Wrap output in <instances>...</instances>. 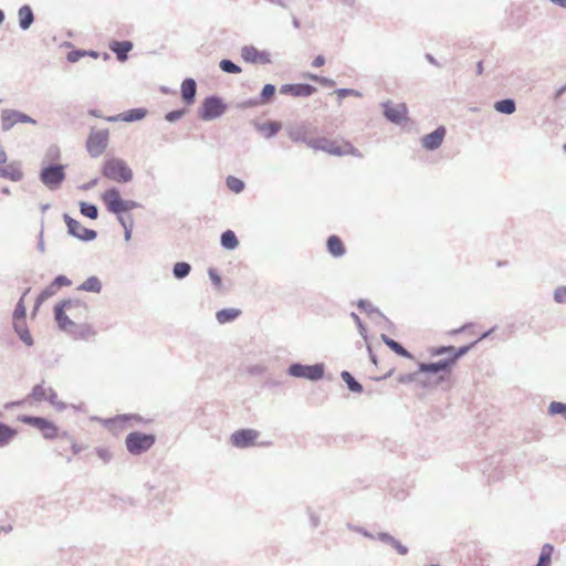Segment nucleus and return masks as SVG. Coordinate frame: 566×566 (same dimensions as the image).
I'll list each match as a JSON object with an SVG mask.
<instances>
[{"instance_id": "f257e3e1", "label": "nucleus", "mask_w": 566, "mask_h": 566, "mask_svg": "<svg viewBox=\"0 0 566 566\" xmlns=\"http://www.w3.org/2000/svg\"><path fill=\"white\" fill-rule=\"evenodd\" d=\"M87 305L81 300L66 298L54 306V319L57 327L63 332H71V328L76 327L75 323L66 314L69 312L74 317L85 316L87 313Z\"/></svg>"}, {"instance_id": "f03ea898", "label": "nucleus", "mask_w": 566, "mask_h": 566, "mask_svg": "<svg viewBox=\"0 0 566 566\" xmlns=\"http://www.w3.org/2000/svg\"><path fill=\"white\" fill-rule=\"evenodd\" d=\"M103 177L117 184H128L134 178V172L128 164L117 157L106 159L101 168Z\"/></svg>"}, {"instance_id": "7ed1b4c3", "label": "nucleus", "mask_w": 566, "mask_h": 566, "mask_svg": "<svg viewBox=\"0 0 566 566\" xmlns=\"http://www.w3.org/2000/svg\"><path fill=\"white\" fill-rule=\"evenodd\" d=\"M101 199L106 210L112 214L125 213L140 207V203L135 200L123 199L117 187L106 189L101 195Z\"/></svg>"}, {"instance_id": "20e7f679", "label": "nucleus", "mask_w": 566, "mask_h": 566, "mask_svg": "<svg viewBox=\"0 0 566 566\" xmlns=\"http://www.w3.org/2000/svg\"><path fill=\"white\" fill-rule=\"evenodd\" d=\"M65 165L59 163H41L40 181L51 191L61 188L66 178Z\"/></svg>"}, {"instance_id": "39448f33", "label": "nucleus", "mask_w": 566, "mask_h": 566, "mask_svg": "<svg viewBox=\"0 0 566 566\" xmlns=\"http://www.w3.org/2000/svg\"><path fill=\"white\" fill-rule=\"evenodd\" d=\"M228 108L224 101L218 95H209L203 98L198 109L199 117L205 122H210L221 117Z\"/></svg>"}, {"instance_id": "423d86ee", "label": "nucleus", "mask_w": 566, "mask_h": 566, "mask_svg": "<svg viewBox=\"0 0 566 566\" xmlns=\"http://www.w3.org/2000/svg\"><path fill=\"white\" fill-rule=\"evenodd\" d=\"M156 442V437L151 433L133 431L125 438V446L130 454L139 455L148 451Z\"/></svg>"}, {"instance_id": "0eeeda50", "label": "nucleus", "mask_w": 566, "mask_h": 566, "mask_svg": "<svg viewBox=\"0 0 566 566\" xmlns=\"http://www.w3.org/2000/svg\"><path fill=\"white\" fill-rule=\"evenodd\" d=\"M109 142L108 128H92L86 139V150L92 158H98L106 150Z\"/></svg>"}, {"instance_id": "6e6552de", "label": "nucleus", "mask_w": 566, "mask_h": 566, "mask_svg": "<svg viewBox=\"0 0 566 566\" xmlns=\"http://www.w3.org/2000/svg\"><path fill=\"white\" fill-rule=\"evenodd\" d=\"M18 420L24 424L36 428L42 437L48 440H53L59 436V428L54 422L46 418L39 416L21 415Z\"/></svg>"}, {"instance_id": "1a4fd4ad", "label": "nucleus", "mask_w": 566, "mask_h": 566, "mask_svg": "<svg viewBox=\"0 0 566 566\" xmlns=\"http://www.w3.org/2000/svg\"><path fill=\"white\" fill-rule=\"evenodd\" d=\"M287 374L295 378H304L311 381H318L324 377V365H304L301 363H293L289 366Z\"/></svg>"}, {"instance_id": "9d476101", "label": "nucleus", "mask_w": 566, "mask_h": 566, "mask_svg": "<svg viewBox=\"0 0 566 566\" xmlns=\"http://www.w3.org/2000/svg\"><path fill=\"white\" fill-rule=\"evenodd\" d=\"M260 437V432L255 429L244 428L235 430L231 437V444L238 449H247L256 444V439ZM271 442H260L258 446L266 447Z\"/></svg>"}, {"instance_id": "9b49d317", "label": "nucleus", "mask_w": 566, "mask_h": 566, "mask_svg": "<svg viewBox=\"0 0 566 566\" xmlns=\"http://www.w3.org/2000/svg\"><path fill=\"white\" fill-rule=\"evenodd\" d=\"M63 219L70 235L84 242H90L96 239L97 232L95 230L83 227L77 220L73 219L67 213L63 214Z\"/></svg>"}, {"instance_id": "f8f14e48", "label": "nucleus", "mask_w": 566, "mask_h": 566, "mask_svg": "<svg viewBox=\"0 0 566 566\" xmlns=\"http://www.w3.org/2000/svg\"><path fill=\"white\" fill-rule=\"evenodd\" d=\"M385 118L396 125H400L408 119V108L405 103L395 104L391 101L381 103Z\"/></svg>"}, {"instance_id": "ddd939ff", "label": "nucleus", "mask_w": 566, "mask_h": 566, "mask_svg": "<svg viewBox=\"0 0 566 566\" xmlns=\"http://www.w3.org/2000/svg\"><path fill=\"white\" fill-rule=\"evenodd\" d=\"M32 124L35 125L36 120L25 113L17 109H2L1 112V129L9 132L15 124Z\"/></svg>"}, {"instance_id": "4468645a", "label": "nucleus", "mask_w": 566, "mask_h": 566, "mask_svg": "<svg viewBox=\"0 0 566 566\" xmlns=\"http://www.w3.org/2000/svg\"><path fill=\"white\" fill-rule=\"evenodd\" d=\"M241 57L251 64H270L271 56L268 51H260L253 45H244L241 49Z\"/></svg>"}, {"instance_id": "2eb2a0df", "label": "nucleus", "mask_w": 566, "mask_h": 566, "mask_svg": "<svg viewBox=\"0 0 566 566\" xmlns=\"http://www.w3.org/2000/svg\"><path fill=\"white\" fill-rule=\"evenodd\" d=\"M308 147L314 150L325 151L329 155L342 156V142L339 143L326 137L313 138V140L308 143Z\"/></svg>"}, {"instance_id": "dca6fc26", "label": "nucleus", "mask_w": 566, "mask_h": 566, "mask_svg": "<svg viewBox=\"0 0 566 566\" xmlns=\"http://www.w3.org/2000/svg\"><path fill=\"white\" fill-rule=\"evenodd\" d=\"M316 87L307 83L283 84L280 87L282 95H291L294 97H308L316 92Z\"/></svg>"}, {"instance_id": "f3484780", "label": "nucleus", "mask_w": 566, "mask_h": 566, "mask_svg": "<svg viewBox=\"0 0 566 566\" xmlns=\"http://www.w3.org/2000/svg\"><path fill=\"white\" fill-rule=\"evenodd\" d=\"M452 368H453V366L448 357L440 359L438 361L419 363L418 364L419 373H423V374H433V375H437L440 373L450 374Z\"/></svg>"}, {"instance_id": "a211bd4d", "label": "nucleus", "mask_w": 566, "mask_h": 566, "mask_svg": "<svg viewBox=\"0 0 566 566\" xmlns=\"http://www.w3.org/2000/svg\"><path fill=\"white\" fill-rule=\"evenodd\" d=\"M446 133H447V130H446L444 126L437 127L433 132L424 135L421 138V146L426 150H430V151L438 149L444 139Z\"/></svg>"}, {"instance_id": "6ab92c4d", "label": "nucleus", "mask_w": 566, "mask_h": 566, "mask_svg": "<svg viewBox=\"0 0 566 566\" xmlns=\"http://www.w3.org/2000/svg\"><path fill=\"white\" fill-rule=\"evenodd\" d=\"M180 94H181L182 101L187 105H192L196 101V95H197L196 81L191 77L185 78L181 83Z\"/></svg>"}, {"instance_id": "aec40b11", "label": "nucleus", "mask_w": 566, "mask_h": 566, "mask_svg": "<svg viewBox=\"0 0 566 566\" xmlns=\"http://www.w3.org/2000/svg\"><path fill=\"white\" fill-rule=\"evenodd\" d=\"M147 115L146 108H132L126 112H123L116 116H111L107 118L108 122H116L118 119L127 123L137 122L143 119Z\"/></svg>"}, {"instance_id": "412c9836", "label": "nucleus", "mask_w": 566, "mask_h": 566, "mask_svg": "<svg viewBox=\"0 0 566 566\" xmlns=\"http://www.w3.org/2000/svg\"><path fill=\"white\" fill-rule=\"evenodd\" d=\"M35 20L32 8L29 4H23L18 10V21L21 30L27 31L31 28Z\"/></svg>"}, {"instance_id": "4be33fe9", "label": "nucleus", "mask_w": 566, "mask_h": 566, "mask_svg": "<svg viewBox=\"0 0 566 566\" xmlns=\"http://www.w3.org/2000/svg\"><path fill=\"white\" fill-rule=\"evenodd\" d=\"M109 49L116 54L119 62H125L128 59V52L133 49L130 41H114L109 44Z\"/></svg>"}, {"instance_id": "5701e85b", "label": "nucleus", "mask_w": 566, "mask_h": 566, "mask_svg": "<svg viewBox=\"0 0 566 566\" xmlns=\"http://www.w3.org/2000/svg\"><path fill=\"white\" fill-rule=\"evenodd\" d=\"M327 251L334 258H340L346 253L345 245L339 237L329 235L326 241Z\"/></svg>"}, {"instance_id": "b1692460", "label": "nucleus", "mask_w": 566, "mask_h": 566, "mask_svg": "<svg viewBox=\"0 0 566 566\" xmlns=\"http://www.w3.org/2000/svg\"><path fill=\"white\" fill-rule=\"evenodd\" d=\"M258 132L262 133L265 138H273L281 130L282 125L279 122L254 123Z\"/></svg>"}, {"instance_id": "393cba45", "label": "nucleus", "mask_w": 566, "mask_h": 566, "mask_svg": "<svg viewBox=\"0 0 566 566\" xmlns=\"http://www.w3.org/2000/svg\"><path fill=\"white\" fill-rule=\"evenodd\" d=\"M384 344H386L392 352H395L397 355L405 357V358H412V355L410 352H408L400 343L397 340L390 338L386 334H381L380 336Z\"/></svg>"}, {"instance_id": "a878e982", "label": "nucleus", "mask_w": 566, "mask_h": 566, "mask_svg": "<svg viewBox=\"0 0 566 566\" xmlns=\"http://www.w3.org/2000/svg\"><path fill=\"white\" fill-rule=\"evenodd\" d=\"M17 434V429L4 422H0V448L9 446Z\"/></svg>"}, {"instance_id": "bb28decb", "label": "nucleus", "mask_w": 566, "mask_h": 566, "mask_svg": "<svg viewBox=\"0 0 566 566\" xmlns=\"http://www.w3.org/2000/svg\"><path fill=\"white\" fill-rule=\"evenodd\" d=\"M0 177L11 181H20L23 178V172L18 166L10 164L0 168Z\"/></svg>"}, {"instance_id": "cd10ccee", "label": "nucleus", "mask_w": 566, "mask_h": 566, "mask_svg": "<svg viewBox=\"0 0 566 566\" xmlns=\"http://www.w3.org/2000/svg\"><path fill=\"white\" fill-rule=\"evenodd\" d=\"M494 109L497 113L511 115L516 111V103L511 97L499 99L494 103Z\"/></svg>"}, {"instance_id": "c85d7f7f", "label": "nucleus", "mask_w": 566, "mask_h": 566, "mask_svg": "<svg viewBox=\"0 0 566 566\" xmlns=\"http://www.w3.org/2000/svg\"><path fill=\"white\" fill-rule=\"evenodd\" d=\"M240 314L241 311L238 308H222L216 313V318L219 324H227L233 322Z\"/></svg>"}, {"instance_id": "c756f323", "label": "nucleus", "mask_w": 566, "mask_h": 566, "mask_svg": "<svg viewBox=\"0 0 566 566\" xmlns=\"http://www.w3.org/2000/svg\"><path fill=\"white\" fill-rule=\"evenodd\" d=\"M80 291L99 293L102 291V282L101 280L93 275L87 277L80 286Z\"/></svg>"}, {"instance_id": "7c9ffc66", "label": "nucleus", "mask_w": 566, "mask_h": 566, "mask_svg": "<svg viewBox=\"0 0 566 566\" xmlns=\"http://www.w3.org/2000/svg\"><path fill=\"white\" fill-rule=\"evenodd\" d=\"M220 242L226 250H234L239 245V240L232 230L222 232Z\"/></svg>"}, {"instance_id": "2f4dec72", "label": "nucleus", "mask_w": 566, "mask_h": 566, "mask_svg": "<svg viewBox=\"0 0 566 566\" xmlns=\"http://www.w3.org/2000/svg\"><path fill=\"white\" fill-rule=\"evenodd\" d=\"M553 552L554 546L552 544H544L541 548L538 560L535 566H551Z\"/></svg>"}, {"instance_id": "473e14b6", "label": "nucleus", "mask_w": 566, "mask_h": 566, "mask_svg": "<svg viewBox=\"0 0 566 566\" xmlns=\"http://www.w3.org/2000/svg\"><path fill=\"white\" fill-rule=\"evenodd\" d=\"M340 378L346 384L347 388L352 392L360 394L363 392L364 388L363 386L355 379V377L347 370H343L340 373Z\"/></svg>"}, {"instance_id": "72a5a7b5", "label": "nucleus", "mask_w": 566, "mask_h": 566, "mask_svg": "<svg viewBox=\"0 0 566 566\" xmlns=\"http://www.w3.org/2000/svg\"><path fill=\"white\" fill-rule=\"evenodd\" d=\"M478 342L479 340H474L468 345L460 346L458 348L454 347V350H452L451 355L448 356L452 366H454L461 357H463L465 354H468L478 344Z\"/></svg>"}, {"instance_id": "f704fd0d", "label": "nucleus", "mask_w": 566, "mask_h": 566, "mask_svg": "<svg viewBox=\"0 0 566 566\" xmlns=\"http://www.w3.org/2000/svg\"><path fill=\"white\" fill-rule=\"evenodd\" d=\"M191 272V265L188 262H177L172 266V275L177 280H184Z\"/></svg>"}, {"instance_id": "c9c22d12", "label": "nucleus", "mask_w": 566, "mask_h": 566, "mask_svg": "<svg viewBox=\"0 0 566 566\" xmlns=\"http://www.w3.org/2000/svg\"><path fill=\"white\" fill-rule=\"evenodd\" d=\"M275 92H276L275 85L265 84L262 87L260 95L258 96V99L261 103V105L269 104L271 102V99L273 98Z\"/></svg>"}, {"instance_id": "e433bc0d", "label": "nucleus", "mask_w": 566, "mask_h": 566, "mask_svg": "<svg viewBox=\"0 0 566 566\" xmlns=\"http://www.w3.org/2000/svg\"><path fill=\"white\" fill-rule=\"evenodd\" d=\"M80 212L92 220L98 218V208L94 203L82 201L80 202Z\"/></svg>"}, {"instance_id": "4c0bfd02", "label": "nucleus", "mask_w": 566, "mask_h": 566, "mask_svg": "<svg viewBox=\"0 0 566 566\" xmlns=\"http://www.w3.org/2000/svg\"><path fill=\"white\" fill-rule=\"evenodd\" d=\"M357 306H358L359 310L364 311L369 316L377 315L378 317L384 318V319L387 321L385 315L377 307H375L369 301H367V300H359L357 302Z\"/></svg>"}, {"instance_id": "58836bf2", "label": "nucleus", "mask_w": 566, "mask_h": 566, "mask_svg": "<svg viewBox=\"0 0 566 566\" xmlns=\"http://www.w3.org/2000/svg\"><path fill=\"white\" fill-rule=\"evenodd\" d=\"M61 159V149L57 145L53 144L45 150L42 163H57Z\"/></svg>"}, {"instance_id": "ea45409f", "label": "nucleus", "mask_w": 566, "mask_h": 566, "mask_svg": "<svg viewBox=\"0 0 566 566\" xmlns=\"http://www.w3.org/2000/svg\"><path fill=\"white\" fill-rule=\"evenodd\" d=\"M219 67L221 69L222 72L228 74H239L242 71L238 64H235L233 61L229 59L221 60L219 63Z\"/></svg>"}, {"instance_id": "a19ab883", "label": "nucleus", "mask_w": 566, "mask_h": 566, "mask_svg": "<svg viewBox=\"0 0 566 566\" xmlns=\"http://www.w3.org/2000/svg\"><path fill=\"white\" fill-rule=\"evenodd\" d=\"M226 185L234 193H240L244 189V182L234 176L227 177Z\"/></svg>"}, {"instance_id": "79ce46f5", "label": "nucleus", "mask_w": 566, "mask_h": 566, "mask_svg": "<svg viewBox=\"0 0 566 566\" xmlns=\"http://www.w3.org/2000/svg\"><path fill=\"white\" fill-rule=\"evenodd\" d=\"M14 329L15 332L18 333L20 339L27 345V346H31L33 345V338L32 336L30 335L29 331L27 327L24 326H20L19 323H15L14 324Z\"/></svg>"}, {"instance_id": "37998d69", "label": "nucleus", "mask_w": 566, "mask_h": 566, "mask_svg": "<svg viewBox=\"0 0 566 566\" xmlns=\"http://www.w3.org/2000/svg\"><path fill=\"white\" fill-rule=\"evenodd\" d=\"M289 137L292 142L297 143H304L308 147V143L313 140V138H307L304 133L301 129H292L289 132Z\"/></svg>"}, {"instance_id": "c03bdc74", "label": "nucleus", "mask_w": 566, "mask_h": 566, "mask_svg": "<svg viewBox=\"0 0 566 566\" xmlns=\"http://www.w3.org/2000/svg\"><path fill=\"white\" fill-rule=\"evenodd\" d=\"M56 293V290L52 284L48 285L36 297L35 308L48 298L52 297Z\"/></svg>"}, {"instance_id": "a18cd8bd", "label": "nucleus", "mask_w": 566, "mask_h": 566, "mask_svg": "<svg viewBox=\"0 0 566 566\" xmlns=\"http://www.w3.org/2000/svg\"><path fill=\"white\" fill-rule=\"evenodd\" d=\"M549 415H562L566 417V402L552 401L548 406Z\"/></svg>"}, {"instance_id": "49530a36", "label": "nucleus", "mask_w": 566, "mask_h": 566, "mask_svg": "<svg viewBox=\"0 0 566 566\" xmlns=\"http://www.w3.org/2000/svg\"><path fill=\"white\" fill-rule=\"evenodd\" d=\"M29 290H27L24 293H27ZM25 294L22 295V297L19 300V302L15 305L14 312H13V318L15 321L24 319L27 315V310L24 306L23 297Z\"/></svg>"}, {"instance_id": "de8ad7c7", "label": "nucleus", "mask_w": 566, "mask_h": 566, "mask_svg": "<svg viewBox=\"0 0 566 566\" xmlns=\"http://www.w3.org/2000/svg\"><path fill=\"white\" fill-rule=\"evenodd\" d=\"M352 155L354 157H363L360 150L353 146L349 142H342V156Z\"/></svg>"}, {"instance_id": "09e8293b", "label": "nucleus", "mask_w": 566, "mask_h": 566, "mask_svg": "<svg viewBox=\"0 0 566 566\" xmlns=\"http://www.w3.org/2000/svg\"><path fill=\"white\" fill-rule=\"evenodd\" d=\"M376 538L378 541H380L381 543L384 544H387L389 546H391L394 548V546L396 544H398V539H396L392 535H390L389 533L387 532H379L377 535H376Z\"/></svg>"}, {"instance_id": "8fccbe9b", "label": "nucleus", "mask_w": 566, "mask_h": 566, "mask_svg": "<svg viewBox=\"0 0 566 566\" xmlns=\"http://www.w3.org/2000/svg\"><path fill=\"white\" fill-rule=\"evenodd\" d=\"M553 298L557 304H566V285H560L555 289Z\"/></svg>"}, {"instance_id": "3c124183", "label": "nucleus", "mask_w": 566, "mask_h": 566, "mask_svg": "<svg viewBox=\"0 0 566 566\" xmlns=\"http://www.w3.org/2000/svg\"><path fill=\"white\" fill-rule=\"evenodd\" d=\"M46 392H48V390L43 387V385L39 384L32 388L30 396L32 398H34L35 400L41 401V400L45 399Z\"/></svg>"}, {"instance_id": "603ef678", "label": "nucleus", "mask_w": 566, "mask_h": 566, "mask_svg": "<svg viewBox=\"0 0 566 566\" xmlns=\"http://www.w3.org/2000/svg\"><path fill=\"white\" fill-rule=\"evenodd\" d=\"M87 51L82 49L72 50L67 53L66 60L70 63H76L81 60V57L86 56Z\"/></svg>"}, {"instance_id": "864d4df0", "label": "nucleus", "mask_w": 566, "mask_h": 566, "mask_svg": "<svg viewBox=\"0 0 566 566\" xmlns=\"http://www.w3.org/2000/svg\"><path fill=\"white\" fill-rule=\"evenodd\" d=\"M350 317L353 318V321L355 322V324L357 325V328H358V332L360 334V336L367 340V328L366 326L364 325V323L361 322L360 317L355 313V312H352L350 313Z\"/></svg>"}, {"instance_id": "5fc2aeb1", "label": "nucleus", "mask_w": 566, "mask_h": 566, "mask_svg": "<svg viewBox=\"0 0 566 566\" xmlns=\"http://www.w3.org/2000/svg\"><path fill=\"white\" fill-rule=\"evenodd\" d=\"M96 454L103 461V463H108L113 459V453L108 448L105 447L96 448Z\"/></svg>"}, {"instance_id": "6e6d98bb", "label": "nucleus", "mask_w": 566, "mask_h": 566, "mask_svg": "<svg viewBox=\"0 0 566 566\" xmlns=\"http://www.w3.org/2000/svg\"><path fill=\"white\" fill-rule=\"evenodd\" d=\"M51 284L57 291V289H60V287L70 286L72 284V281L69 277H66L65 275L60 274L54 277V280L51 282Z\"/></svg>"}, {"instance_id": "4d7b16f0", "label": "nucleus", "mask_w": 566, "mask_h": 566, "mask_svg": "<svg viewBox=\"0 0 566 566\" xmlns=\"http://www.w3.org/2000/svg\"><path fill=\"white\" fill-rule=\"evenodd\" d=\"M310 78L312 81L323 85V86L333 87L335 85V81L329 78V77H325V76H321V75H316V74H311Z\"/></svg>"}, {"instance_id": "13d9d810", "label": "nucleus", "mask_w": 566, "mask_h": 566, "mask_svg": "<svg viewBox=\"0 0 566 566\" xmlns=\"http://www.w3.org/2000/svg\"><path fill=\"white\" fill-rule=\"evenodd\" d=\"M70 333H72V334H73L72 336H73L75 339H87L90 336H92V335H91V334H92V331H91V328H90L88 326H81V327H78V332H73V331L71 329V332H70Z\"/></svg>"}, {"instance_id": "bf43d9fd", "label": "nucleus", "mask_w": 566, "mask_h": 566, "mask_svg": "<svg viewBox=\"0 0 566 566\" xmlns=\"http://www.w3.org/2000/svg\"><path fill=\"white\" fill-rule=\"evenodd\" d=\"M454 350V346H438V347H432L430 349V355L436 357V356H441V355H444V354H449V356L451 355V352Z\"/></svg>"}, {"instance_id": "052dcab7", "label": "nucleus", "mask_w": 566, "mask_h": 566, "mask_svg": "<svg viewBox=\"0 0 566 566\" xmlns=\"http://www.w3.org/2000/svg\"><path fill=\"white\" fill-rule=\"evenodd\" d=\"M185 113H186V111L184 108L174 109V111L168 112L165 115V119L167 122L174 123V122H177L178 119H180L185 115Z\"/></svg>"}, {"instance_id": "680f3d73", "label": "nucleus", "mask_w": 566, "mask_h": 566, "mask_svg": "<svg viewBox=\"0 0 566 566\" xmlns=\"http://www.w3.org/2000/svg\"><path fill=\"white\" fill-rule=\"evenodd\" d=\"M260 105H261V103L259 102L258 97H253V98H249V99L240 102L238 104V107L241 109H247V108H253V107H256Z\"/></svg>"}, {"instance_id": "e2e57ef3", "label": "nucleus", "mask_w": 566, "mask_h": 566, "mask_svg": "<svg viewBox=\"0 0 566 566\" xmlns=\"http://www.w3.org/2000/svg\"><path fill=\"white\" fill-rule=\"evenodd\" d=\"M335 93L340 97L344 98L346 96H361V93L353 90V88H337Z\"/></svg>"}, {"instance_id": "0e129e2a", "label": "nucleus", "mask_w": 566, "mask_h": 566, "mask_svg": "<svg viewBox=\"0 0 566 566\" xmlns=\"http://www.w3.org/2000/svg\"><path fill=\"white\" fill-rule=\"evenodd\" d=\"M208 274L213 285L219 289L221 286V276L218 271L213 268H210L208 270Z\"/></svg>"}, {"instance_id": "69168bd1", "label": "nucleus", "mask_w": 566, "mask_h": 566, "mask_svg": "<svg viewBox=\"0 0 566 566\" xmlns=\"http://www.w3.org/2000/svg\"><path fill=\"white\" fill-rule=\"evenodd\" d=\"M307 514H308V517H310L311 526L313 528L318 527L319 523H321L319 516L310 507L307 509Z\"/></svg>"}, {"instance_id": "338daca9", "label": "nucleus", "mask_w": 566, "mask_h": 566, "mask_svg": "<svg viewBox=\"0 0 566 566\" xmlns=\"http://www.w3.org/2000/svg\"><path fill=\"white\" fill-rule=\"evenodd\" d=\"M128 218H129V224H128V227H125V229H124V239L126 242H128L130 240L132 231H133V227H134L133 217L130 214H128Z\"/></svg>"}, {"instance_id": "774afa93", "label": "nucleus", "mask_w": 566, "mask_h": 566, "mask_svg": "<svg viewBox=\"0 0 566 566\" xmlns=\"http://www.w3.org/2000/svg\"><path fill=\"white\" fill-rule=\"evenodd\" d=\"M45 400H48L52 406L56 405L57 392L53 388H49Z\"/></svg>"}]
</instances>
